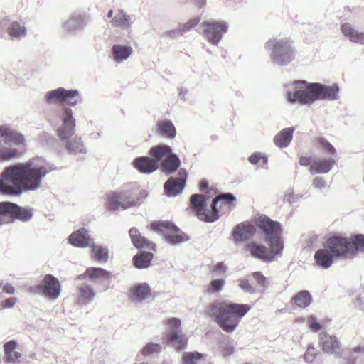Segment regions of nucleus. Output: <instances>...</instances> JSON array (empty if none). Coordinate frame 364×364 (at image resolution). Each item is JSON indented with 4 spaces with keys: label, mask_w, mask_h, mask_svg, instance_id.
Returning <instances> with one entry per match:
<instances>
[{
    "label": "nucleus",
    "mask_w": 364,
    "mask_h": 364,
    "mask_svg": "<svg viewBox=\"0 0 364 364\" xmlns=\"http://www.w3.org/2000/svg\"><path fill=\"white\" fill-rule=\"evenodd\" d=\"M50 171L48 166L33 159L9 166L0 175V193L18 196L23 191L36 190Z\"/></svg>",
    "instance_id": "1"
},
{
    "label": "nucleus",
    "mask_w": 364,
    "mask_h": 364,
    "mask_svg": "<svg viewBox=\"0 0 364 364\" xmlns=\"http://www.w3.org/2000/svg\"><path fill=\"white\" fill-rule=\"evenodd\" d=\"M251 309L249 304H240L227 301H217L210 304L206 310L218 325L225 331H233L241 318Z\"/></svg>",
    "instance_id": "2"
},
{
    "label": "nucleus",
    "mask_w": 364,
    "mask_h": 364,
    "mask_svg": "<svg viewBox=\"0 0 364 364\" xmlns=\"http://www.w3.org/2000/svg\"><path fill=\"white\" fill-rule=\"evenodd\" d=\"M144 197L136 185L127 184L119 190L106 195L107 208L111 211L129 209L138 205Z\"/></svg>",
    "instance_id": "3"
},
{
    "label": "nucleus",
    "mask_w": 364,
    "mask_h": 364,
    "mask_svg": "<svg viewBox=\"0 0 364 364\" xmlns=\"http://www.w3.org/2000/svg\"><path fill=\"white\" fill-rule=\"evenodd\" d=\"M324 244L336 258L354 256L364 252V235L358 234L350 238L333 235Z\"/></svg>",
    "instance_id": "4"
},
{
    "label": "nucleus",
    "mask_w": 364,
    "mask_h": 364,
    "mask_svg": "<svg viewBox=\"0 0 364 364\" xmlns=\"http://www.w3.org/2000/svg\"><path fill=\"white\" fill-rule=\"evenodd\" d=\"M270 248L256 242H250L247 245V249L250 252L252 256L265 262H272L278 257L282 255L284 245L280 242H269Z\"/></svg>",
    "instance_id": "5"
},
{
    "label": "nucleus",
    "mask_w": 364,
    "mask_h": 364,
    "mask_svg": "<svg viewBox=\"0 0 364 364\" xmlns=\"http://www.w3.org/2000/svg\"><path fill=\"white\" fill-rule=\"evenodd\" d=\"M151 226L152 230L161 232L171 244H179L188 240V237L171 222L156 221L152 223Z\"/></svg>",
    "instance_id": "6"
},
{
    "label": "nucleus",
    "mask_w": 364,
    "mask_h": 364,
    "mask_svg": "<svg viewBox=\"0 0 364 364\" xmlns=\"http://www.w3.org/2000/svg\"><path fill=\"white\" fill-rule=\"evenodd\" d=\"M255 224L265 235L266 241L272 243L276 241L284 245L282 237V228L278 222L274 221L267 216H259L256 219Z\"/></svg>",
    "instance_id": "7"
},
{
    "label": "nucleus",
    "mask_w": 364,
    "mask_h": 364,
    "mask_svg": "<svg viewBox=\"0 0 364 364\" xmlns=\"http://www.w3.org/2000/svg\"><path fill=\"white\" fill-rule=\"evenodd\" d=\"M189 208L200 220L212 223L217 220L215 212L206 208L205 196L193 194L191 196Z\"/></svg>",
    "instance_id": "8"
},
{
    "label": "nucleus",
    "mask_w": 364,
    "mask_h": 364,
    "mask_svg": "<svg viewBox=\"0 0 364 364\" xmlns=\"http://www.w3.org/2000/svg\"><path fill=\"white\" fill-rule=\"evenodd\" d=\"M203 33L212 44H217L228 31V24L223 21H206L202 23Z\"/></svg>",
    "instance_id": "9"
},
{
    "label": "nucleus",
    "mask_w": 364,
    "mask_h": 364,
    "mask_svg": "<svg viewBox=\"0 0 364 364\" xmlns=\"http://www.w3.org/2000/svg\"><path fill=\"white\" fill-rule=\"evenodd\" d=\"M77 95V90H66L60 87L48 92L46 98L48 103L59 102L62 105L75 106L77 103L75 100Z\"/></svg>",
    "instance_id": "10"
},
{
    "label": "nucleus",
    "mask_w": 364,
    "mask_h": 364,
    "mask_svg": "<svg viewBox=\"0 0 364 364\" xmlns=\"http://www.w3.org/2000/svg\"><path fill=\"white\" fill-rule=\"evenodd\" d=\"M62 124L56 130L58 137L61 140L70 138L75 133V119L73 115V111L69 108H65L60 114Z\"/></svg>",
    "instance_id": "11"
},
{
    "label": "nucleus",
    "mask_w": 364,
    "mask_h": 364,
    "mask_svg": "<svg viewBox=\"0 0 364 364\" xmlns=\"http://www.w3.org/2000/svg\"><path fill=\"white\" fill-rule=\"evenodd\" d=\"M90 22V17L85 13L75 11L61 23L62 28L66 33H77L82 30Z\"/></svg>",
    "instance_id": "12"
},
{
    "label": "nucleus",
    "mask_w": 364,
    "mask_h": 364,
    "mask_svg": "<svg viewBox=\"0 0 364 364\" xmlns=\"http://www.w3.org/2000/svg\"><path fill=\"white\" fill-rule=\"evenodd\" d=\"M296 86L304 90H298L293 92H288L287 97L290 102H298L300 104H311L314 102V95L311 92V83H307L306 81L296 82Z\"/></svg>",
    "instance_id": "13"
},
{
    "label": "nucleus",
    "mask_w": 364,
    "mask_h": 364,
    "mask_svg": "<svg viewBox=\"0 0 364 364\" xmlns=\"http://www.w3.org/2000/svg\"><path fill=\"white\" fill-rule=\"evenodd\" d=\"M235 197L230 193L217 196L212 202V211L215 212L217 220L220 214L230 213L235 206Z\"/></svg>",
    "instance_id": "14"
},
{
    "label": "nucleus",
    "mask_w": 364,
    "mask_h": 364,
    "mask_svg": "<svg viewBox=\"0 0 364 364\" xmlns=\"http://www.w3.org/2000/svg\"><path fill=\"white\" fill-rule=\"evenodd\" d=\"M187 173L185 169H180L177 177H171L164 183L165 193L168 196H176L180 194L186 185Z\"/></svg>",
    "instance_id": "15"
},
{
    "label": "nucleus",
    "mask_w": 364,
    "mask_h": 364,
    "mask_svg": "<svg viewBox=\"0 0 364 364\" xmlns=\"http://www.w3.org/2000/svg\"><path fill=\"white\" fill-rule=\"evenodd\" d=\"M1 206V210L5 213V218H9L11 220L18 219L22 221H28L33 215L31 209L20 207L11 202H5V204Z\"/></svg>",
    "instance_id": "16"
},
{
    "label": "nucleus",
    "mask_w": 364,
    "mask_h": 364,
    "mask_svg": "<svg viewBox=\"0 0 364 364\" xmlns=\"http://www.w3.org/2000/svg\"><path fill=\"white\" fill-rule=\"evenodd\" d=\"M9 22V16L0 18V27L3 28L7 26L6 33L11 39L20 40L26 37L28 31L24 24H21L17 21H14L8 24Z\"/></svg>",
    "instance_id": "17"
},
{
    "label": "nucleus",
    "mask_w": 364,
    "mask_h": 364,
    "mask_svg": "<svg viewBox=\"0 0 364 364\" xmlns=\"http://www.w3.org/2000/svg\"><path fill=\"white\" fill-rule=\"evenodd\" d=\"M38 289L46 297L55 299L60 296L61 286L58 279L51 274H46Z\"/></svg>",
    "instance_id": "18"
},
{
    "label": "nucleus",
    "mask_w": 364,
    "mask_h": 364,
    "mask_svg": "<svg viewBox=\"0 0 364 364\" xmlns=\"http://www.w3.org/2000/svg\"><path fill=\"white\" fill-rule=\"evenodd\" d=\"M311 91L313 92L314 101L316 100H333L337 98L339 88L336 84L327 86L320 83H311Z\"/></svg>",
    "instance_id": "19"
},
{
    "label": "nucleus",
    "mask_w": 364,
    "mask_h": 364,
    "mask_svg": "<svg viewBox=\"0 0 364 364\" xmlns=\"http://www.w3.org/2000/svg\"><path fill=\"white\" fill-rule=\"evenodd\" d=\"M12 144L15 146L25 145V139L21 133L6 126H0V146Z\"/></svg>",
    "instance_id": "20"
},
{
    "label": "nucleus",
    "mask_w": 364,
    "mask_h": 364,
    "mask_svg": "<svg viewBox=\"0 0 364 364\" xmlns=\"http://www.w3.org/2000/svg\"><path fill=\"white\" fill-rule=\"evenodd\" d=\"M318 338L319 346L324 353L333 354L340 352L341 344L336 336L329 335L326 332H321Z\"/></svg>",
    "instance_id": "21"
},
{
    "label": "nucleus",
    "mask_w": 364,
    "mask_h": 364,
    "mask_svg": "<svg viewBox=\"0 0 364 364\" xmlns=\"http://www.w3.org/2000/svg\"><path fill=\"white\" fill-rule=\"evenodd\" d=\"M256 232L255 227L249 223H241L237 225L232 232L235 242H242L252 237Z\"/></svg>",
    "instance_id": "22"
},
{
    "label": "nucleus",
    "mask_w": 364,
    "mask_h": 364,
    "mask_svg": "<svg viewBox=\"0 0 364 364\" xmlns=\"http://www.w3.org/2000/svg\"><path fill=\"white\" fill-rule=\"evenodd\" d=\"M129 235L133 245L138 249H148L156 251V245L145 237L141 236L136 228H132L129 230Z\"/></svg>",
    "instance_id": "23"
},
{
    "label": "nucleus",
    "mask_w": 364,
    "mask_h": 364,
    "mask_svg": "<svg viewBox=\"0 0 364 364\" xmlns=\"http://www.w3.org/2000/svg\"><path fill=\"white\" fill-rule=\"evenodd\" d=\"M133 165L139 171L144 173H152L159 167L158 161L148 156L135 159Z\"/></svg>",
    "instance_id": "24"
},
{
    "label": "nucleus",
    "mask_w": 364,
    "mask_h": 364,
    "mask_svg": "<svg viewBox=\"0 0 364 364\" xmlns=\"http://www.w3.org/2000/svg\"><path fill=\"white\" fill-rule=\"evenodd\" d=\"M82 277H87L93 282H102L112 280L113 274L100 267H89L79 278Z\"/></svg>",
    "instance_id": "25"
},
{
    "label": "nucleus",
    "mask_w": 364,
    "mask_h": 364,
    "mask_svg": "<svg viewBox=\"0 0 364 364\" xmlns=\"http://www.w3.org/2000/svg\"><path fill=\"white\" fill-rule=\"evenodd\" d=\"M134 20V16L127 14L124 10L117 11L111 23L114 27H119L123 30H129Z\"/></svg>",
    "instance_id": "26"
},
{
    "label": "nucleus",
    "mask_w": 364,
    "mask_h": 364,
    "mask_svg": "<svg viewBox=\"0 0 364 364\" xmlns=\"http://www.w3.org/2000/svg\"><path fill=\"white\" fill-rule=\"evenodd\" d=\"M334 258L336 257L329 249L325 247V244H323V248L318 250L314 255L316 264L323 269L329 268L332 265Z\"/></svg>",
    "instance_id": "27"
},
{
    "label": "nucleus",
    "mask_w": 364,
    "mask_h": 364,
    "mask_svg": "<svg viewBox=\"0 0 364 364\" xmlns=\"http://www.w3.org/2000/svg\"><path fill=\"white\" fill-rule=\"evenodd\" d=\"M4 360L6 363L20 362L22 356L21 352L17 350L18 344L15 341H9L4 344Z\"/></svg>",
    "instance_id": "28"
},
{
    "label": "nucleus",
    "mask_w": 364,
    "mask_h": 364,
    "mask_svg": "<svg viewBox=\"0 0 364 364\" xmlns=\"http://www.w3.org/2000/svg\"><path fill=\"white\" fill-rule=\"evenodd\" d=\"M95 296V291L93 288L90 285L84 284L77 288L75 303L79 306H82L91 301Z\"/></svg>",
    "instance_id": "29"
},
{
    "label": "nucleus",
    "mask_w": 364,
    "mask_h": 364,
    "mask_svg": "<svg viewBox=\"0 0 364 364\" xmlns=\"http://www.w3.org/2000/svg\"><path fill=\"white\" fill-rule=\"evenodd\" d=\"M69 242L74 246L79 247H85L90 246V238L87 231L85 228H81L73 232L69 237Z\"/></svg>",
    "instance_id": "30"
},
{
    "label": "nucleus",
    "mask_w": 364,
    "mask_h": 364,
    "mask_svg": "<svg viewBox=\"0 0 364 364\" xmlns=\"http://www.w3.org/2000/svg\"><path fill=\"white\" fill-rule=\"evenodd\" d=\"M335 164L332 159H322L313 161L309 170L312 174L328 173Z\"/></svg>",
    "instance_id": "31"
},
{
    "label": "nucleus",
    "mask_w": 364,
    "mask_h": 364,
    "mask_svg": "<svg viewBox=\"0 0 364 364\" xmlns=\"http://www.w3.org/2000/svg\"><path fill=\"white\" fill-rule=\"evenodd\" d=\"M163 340L164 341V343L167 345H171L177 350H182L188 343V339L181 333V332L164 335Z\"/></svg>",
    "instance_id": "32"
},
{
    "label": "nucleus",
    "mask_w": 364,
    "mask_h": 364,
    "mask_svg": "<svg viewBox=\"0 0 364 364\" xmlns=\"http://www.w3.org/2000/svg\"><path fill=\"white\" fill-rule=\"evenodd\" d=\"M156 132L159 134L167 139H173L176 134L173 124L168 119L159 120L157 122Z\"/></svg>",
    "instance_id": "33"
},
{
    "label": "nucleus",
    "mask_w": 364,
    "mask_h": 364,
    "mask_svg": "<svg viewBox=\"0 0 364 364\" xmlns=\"http://www.w3.org/2000/svg\"><path fill=\"white\" fill-rule=\"evenodd\" d=\"M130 299L133 301H141L151 294V289L146 284H141L130 289Z\"/></svg>",
    "instance_id": "34"
},
{
    "label": "nucleus",
    "mask_w": 364,
    "mask_h": 364,
    "mask_svg": "<svg viewBox=\"0 0 364 364\" xmlns=\"http://www.w3.org/2000/svg\"><path fill=\"white\" fill-rule=\"evenodd\" d=\"M341 31L343 35L352 43H360L361 38L363 36V32L356 30L350 23H343L341 26Z\"/></svg>",
    "instance_id": "35"
},
{
    "label": "nucleus",
    "mask_w": 364,
    "mask_h": 364,
    "mask_svg": "<svg viewBox=\"0 0 364 364\" xmlns=\"http://www.w3.org/2000/svg\"><path fill=\"white\" fill-rule=\"evenodd\" d=\"M294 129L286 128L280 131L274 138V144L280 148L286 147L292 140Z\"/></svg>",
    "instance_id": "36"
},
{
    "label": "nucleus",
    "mask_w": 364,
    "mask_h": 364,
    "mask_svg": "<svg viewBox=\"0 0 364 364\" xmlns=\"http://www.w3.org/2000/svg\"><path fill=\"white\" fill-rule=\"evenodd\" d=\"M153 254L148 252H141L133 257L134 265L138 269L148 267L153 259Z\"/></svg>",
    "instance_id": "37"
},
{
    "label": "nucleus",
    "mask_w": 364,
    "mask_h": 364,
    "mask_svg": "<svg viewBox=\"0 0 364 364\" xmlns=\"http://www.w3.org/2000/svg\"><path fill=\"white\" fill-rule=\"evenodd\" d=\"M3 145L0 146V161H10L21 156V153L16 148L4 147Z\"/></svg>",
    "instance_id": "38"
},
{
    "label": "nucleus",
    "mask_w": 364,
    "mask_h": 364,
    "mask_svg": "<svg viewBox=\"0 0 364 364\" xmlns=\"http://www.w3.org/2000/svg\"><path fill=\"white\" fill-rule=\"evenodd\" d=\"M180 160L175 154H170L163 161L161 166L165 172L172 173L175 171L180 166Z\"/></svg>",
    "instance_id": "39"
},
{
    "label": "nucleus",
    "mask_w": 364,
    "mask_h": 364,
    "mask_svg": "<svg viewBox=\"0 0 364 364\" xmlns=\"http://www.w3.org/2000/svg\"><path fill=\"white\" fill-rule=\"evenodd\" d=\"M92 256L95 261L105 263L108 261L109 252L107 247L93 245Z\"/></svg>",
    "instance_id": "40"
},
{
    "label": "nucleus",
    "mask_w": 364,
    "mask_h": 364,
    "mask_svg": "<svg viewBox=\"0 0 364 364\" xmlns=\"http://www.w3.org/2000/svg\"><path fill=\"white\" fill-rule=\"evenodd\" d=\"M171 153V149L170 146L166 145H159L154 146L150 150V154L155 159V161H157L158 163L161 161L164 156H169Z\"/></svg>",
    "instance_id": "41"
},
{
    "label": "nucleus",
    "mask_w": 364,
    "mask_h": 364,
    "mask_svg": "<svg viewBox=\"0 0 364 364\" xmlns=\"http://www.w3.org/2000/svg\"><path fill=\"white\" fill-rule=\"evenodd\" d=\"M164 324L166 325V331L164 333V335L181 332V320L178 318H170L167 319L166 321H164Z\"/></svg>",
    "instance_id": "42"
},
{
    "label": "nucleus",
    "mask_w": 364,
    "mask_h": 364,
    "mask_svg": "<svg viewBox=\"0 0 364 364\" xmlns=\"http://www.w3.org/2000/svg\"><path fill=\"white\" fill-rule=\"evenodd\" d=\"M67 150L70 153H81L85 151V147L81 137H75L68 141L65 144Z\"/></svg>",
    "instance_id": "43"
},
{
    "label": "nucleus",
    "mask_w": 364,
    "mask_h": 364,
    "mask_svg": "<svg viewBox=\"0 0 364 364\" xmlns=\"http://www.w3.org/2000/svg\"><path fill=\"white\" fill-rule=\"evenodd\" d=\"M294 301L295 304L299 307L305 308L310 304L311 297L308 291H301L295 295Z\"/></svg>",
    "instance_id": "44"
},
{
    "label": "nucleus",
    "mask_w": 364,
    "mask_h": 364,
    "mask_svg": "<svg viewBox=\"0 0 364 364\" xmlns=\"http://www.w3.org/2000/svg\"><path fill=\"white\" fill-rule=\"evenodd\" d=\"M205 355L198 352H186L183 355V364H200Z\"/></svg>",
    "instance_id": "45"
},
{
    "label": "nucleus",
    "mask_w": 364,
    "mask_h": 364,
    "mask_svg": "<svg viewBox=\"0 0 364 364\" xmlns=\"http://www.w3.org/2000/svg\"><path fill=\"white\" fill-rule=\"evenodd\" d=\"M131 53V47H113L114 59L118 62L128 58Z\"/></svg>",
    "instance_id": "46"
},
{
    "label": "nucleus",
    "mask_w": 364,
    "mask_h": 364,
    "mask_svg": "<svg viewBox=\"0 0 364 364\" xmlns=\"http://www.w3.org/2000/svg\"><path fill=\"white\" fill-rule=\"evenodd\" d=\"M294 42L289 38H276L273 37L269 38L266 43V46H291Z\"/></svg>",
    "instance_id": "47"
},
{
    "label": "nucleus",
    "mask_w": 364,
    "mask_h": 364,
    "mask_svg": "<svg viewBox=\"0 0 364 364\" xmlns=\"http://www.w3.org/2000/svg\"><path fill=\"white\" fill-rule=\"evenodd\" d=\"M161 350V346L158 343H149L141 350V355L143 356H149L154 353H159Z\"/></svg>",
    "instance_id": "48"
},
{
    "label": "nucleus",
    "mask_w": 364,
    "mask_h": 364,
    "mask_svg": "<svg viewBox=\"0 0 364 364\" xmlns=\"http://www.w3.org/2000/svg\"><path fill=\"white\" fill-rule=\"evenodd\" d=\"M200 21V18L199 17H195L188 20L186 23L180 25L179 27L181 31V36L184 35L196 26L199 23Z\"/></svg>",
    "instance_id": "49"
},
{
    "label": "nucleus",
    "mask_w": 364,
    "mask_h": 364,
    "mask_svg": "<svg viewBox=\"0 0 364 364\" xmlns=\"http://www.w3.org/2000/svg\"><path fill=\"white\" fill-rule=\"evenodd\" d=\"M238 284L247 293L254 294L256 291L257 287L251 284L248 279L243 278L238 280Z\"/></svg>",
    "instance_id": "50"
},
{
    "label": "nucleus",
    "mask_w": 364,
    "mask_h": 364,
    "mask_svg": "<svg viewBox=\"0 0 364 364\" xmlns=\"http://www.w3.org/2000/svg\"><path fill=\"white\" fill-rule=\"evenodd\" d=\"M249 161L252 164H257L261 162V166H264L267 164L268 158L261 153H254L249 157Z\"/></svg>",
    "instance_id": "51"
},
{
    "label": "nucleus",
    "mask_w": 364,
    "mask_h": 364,
    "mask_svg": "<svg viewBox=\"0 0 364 364\" xmlns=\"http://www.w3.org/2000/svg\"><path fill=\"white\" fill-rule=\"evenodd\" d=\"M316 143L320 145L326 152L331 154H334L336 153L335 148L323 137L316 138Z\"/></svg>",
    "instance_id": "52"
},
{
    "label": "nucleus",
    "mask_w": 364,
    "mask_h": 364,
    "mask_svg": "<svg viewBox=\"0 0 364 364\" xmlns=\"http://www.w3.org/2000/svg\"><path fill=\"white\" fill-rule=\"evenodd\" d=\"M225 280L222 279H214L210 282V287L208 288V293H213L220 291L223 285L225 284Z\"/></svg>",
    "instance_id": "53"
},
{
    "label": "nucleus",
    "mask_w": 364,
    "mask_h": 364,
    "mask_svg": "<svg viewBox=\"0 0 364 364\" xmlns=\"http://www.w3.org/2000/svg\"><path fill=\"white\" fill-rule=\"evenodd\" d=\"M252 277L255 281L257 286L264 288L267 284V278L260 272H255L252 274Z\"/></svg>",
    "instance_id": "54"
},
{
    "label": "nucleus",
    "mask_w": 364,
    "mask_h": 364,
    "mask_svg": "<svg viewBox=\"0 0 364 364\" xmlns=\"http://www.w3.org/2000/svg\"><path fill=\"white\" fill-rule=\"evenodd\" d=\"M309 328L312 331H318L322 328V326L316 321V319L314 316H311L307 318Z\"/></svg>",
    "instance_id": "55"
},
{
    "label": "nucleus",
    "mask_w": 364,
    "mask_h": 364,
    "mask_svg": "<svg viewBox=\"0 0 364 364\" xmlns=\"http://www.w3.org/2000/svg\"><path fill=\"white\" fill-rule=\"evenodd\" d=\"M316 351L315 348L308 347L304 355V360L308 363L313 362L316 357Z\"/></svg>",
    "instance_id": "56"
},
{
    "label": "nucleus",
    "mask_w": 364,
    "mask_h": 364,
    "mask_svg": "<svg viewBox=\"0 0 364 364\" xmlns=\"http://www.w3.org/2000/svg\"><path fill=\"white\" fill-rule=\"evenodd\" d=\"M17 301V299L15 297H10L4 300L1 303V309H7L13 307Z\"/></svg>",
    "instance_id": "57"
},
{
    "label": "nucleus",
    "mask_w": 364,
    "mask_h": 364,
    "mask_svg": "<svg viewBox=\"0 0 364 364\" xmlns=\"http://www.w3.org/2000/svg\"><path fill=\"white\" fill-rule=\"evenodd\" d=\"M313 185L315 188L321 189L326 186V181L321 177H316L313 180Z\"/></svg>",
    "instance_id": "58"
},
{
    "label": "nucleus",
    "mask_w": 364,
    "mask_h": 364,
    "mask_svg": "<svg viewBox=\"0 0 364 364\" xmlns=\"http://www.w3.org/2000/svg\"><path fill=\"white\" fill-rule=\"evenodd\" d=\"M299 163L301 166H310L313 161L311 156H301L299 159Z\"/></svg>",
    "instance_id": "59"
},
{
    "label": "nucleus",
    "mask_w": 364,
    "mask_h": 364,
    "mask_svg": "<svg viewBox=\"0 0 364 364\" xmlns=\"http://www.w3.org/2000/svg\"><path fill=\"white\" fill-rule=\"evenodd\" d=\"M166 34L171 38H177L178 35L181 36V31L178 26L177 28L169 30L166 31Z\"/></svg>",
    "instance_id": "60"
},
{
    "label": "nucleus",
    "mask_w": 364,
    "mask_h": 364,
    "mask_svg": "<svg viewBox=\"0 0 364 364\" xmlns=\"http://www.w3.org/2000/svg\"><path fill=\"white\" fill-rule=\"evenodd\" d=\"M2 291L4 293L12 294L15 291V288L9 283H6L3 285Z\"/></svg>",
    "instance_id": "61"
},
{
    "label": "nucleus",
    "mask_w": 364,
    "mask_h": 364,
    "mask_svg": "<svg viewBox=\"0 0 364 364\" xmlns=\"http://www.w3.org/2000/svg\"><path fill=\"white\" fill-rule=\"evenodd\" d=\"M226 267L224 265L223 263H218L216 265H215L213 268V272H220V273H224L225 272Z\"/></svg>",
    "instance_id": "62"
},
{
    "label": "nucleus",
    "mask_w": 364,
    "mask_h": 364,
    "mask_svg": "<svg viewBox=\"0 0 364 364\" xmlns=\"http://www.w3.org/2000/svg\"><path fill=\"white\" fill-rule=\"evenodd\" d=\"M5 204V202H1L0 203V225H2L5 223L4 218H5V213L3 210H1L2 205Z\"/></svg>",
    "instance_id": "63"
},
{
    "label": "nucleus",
    "mask_w": 364,
    "mask_h": 364,
    "mask_svg": "<svg viewBox=\"0 0 364 364\" xmlns=\"http://www.w3.org/2000/svg\"><path fill=\"white\" fill-rule=\"evenodd\" d=\"M200 189L202 191H204L208 186V183L205 181H202L200 183Z\"/></svg>",
    "instance_id": "64"
}]
</instances>
